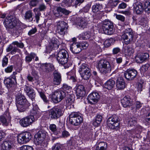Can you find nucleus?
I'll return each mask as SVG.
<instances>
[{
    "mask_svg": "<svg viewBox=\"0 0 150 150\" xmlns=\"http://www.w3.org/2000/svg\"><path fill=\"white\" fill-rule=\"evenodd\" d=\"M16 100L17 109L20 112L24 111L30 105L25 97L21 93H18L16 95Z\"/></svg>",
    "mask_w": 150,
    "mask_h": 150,
    "instance_id": "1",
    "label": "nucleus"
},
{
    "mask_svg": "<svg viewBox=\"0 0 150 150\" xmlns=\"http://www.w3.org/2000/svg\"><path fill=\"white\" fill-rule=\"evenodd\" d=\"M98 67L100 72L104 74L110 72L111 70L110 64L106 60H100L98 63Z\"/></svg>",
    "mask_w": 150,
    "mask_h": 150,
    "instance_id": "2",
    "label": "nucleus"
},
{
    "mask_svg": "<svg viewBox=\"0 0 150 150\" xmlns=\"http://www.w3.org/2000/svg\"><path fill=\"white\" fill-rule=\"evenodd\" d=\"M120 119L116 115L109 117L107 121V125L110 128L112 129H117L119 127V121Z\"/></svg>",
    "mask_w": 150,
    "mask_h": 150,
    "instance_id": "3",
    "label": "nucleus"
},
{
    "mask_svg": "<svg viewBox=\"0 0 150 150\" xmlns=\"http://www.w3.org/2000/svg\"><path fill=\"white\" fill-rule=\"evenodd\" d=\"M102 28L106 34L111 35L114 32L113 23L109 20H106L103 22Z\"/></svg>",
    "mask_w": 150,
    "mask_h": 150,
    "instance_id": "4",
    "label": "nucleus"
},
{
    "mask_svg": "<svg viewBox=\"0 0 150 150\" xmlns=\"http://www.w3.org/2000/svg\"><path fill=\"white\" fill-rule=\"evenodd\" d=\"M79 72L81 77L85 80L89 79L91 75L90 69L86 64H82L79 66Z\"/></svg>",
    "mask_w": 150,
    "mask_h": 150,
    "instance_id": "5",
    "label": "nucleus"
},
{
    "mask_svg": "<svg viewBox=\"0 0 150 150\" xmlns=\"http://www.w3.org/2000/svg\"><path fill=\"white\" fill-rule=\"evenodd\" d=\"M83 118L80 113L76 112L71 113L69 115V121L71 124L77 126L82 122Z\"/></svg>",
    "mask_w": 150,
    "mask_h": 150,
    "instance_id": "6",
    "label": "nucleus"
},
{
    "mask_svg": "<svg viewBox=\"0 0 150 150\" xmlns=\"http://www.w3.org/2000/svg\"><path fill=\"white\" fill-rule=\"evenodd\" d=\"M66 96V93L63 91H56L51 94L50 98L54 103H58L60 102Z\"/></svg>",
    "mask_w": 150,
    "mask_h": 150,
    "instance_id": "7",
    "label": "nucleus"
},
{
    "mask_svg": "<svg viewBox=\"0 0 150 150\" xmlns=\"http://www.w3.org/2000/svg\"><path fill=\"white\" fill-rule=\"evenodd\" d=\"M69 55L68 52L64 49L61 50L57 54V59L58 62L62 65L66 64L68 61Z\"/></svg>",
    "mask_w": 150,
    "mask_h": 150,
    "instance_id": "8",
    "label": "nucleus"
},
{
    "mask_svg": "<svg viewBox=\"0 0 150 150\" xmlns=\"http://www.w3.org/2000/svg\"><path fill=\"white\" fill-rule=\"evenodd\" d=\"M31 138V134L26 132L19 134L17 137V140L19 144H23L28 142Z\"/></svg>",
    "mask_w": 150,
    "mask_h": 150,
    "instance_id": "9",
    "label": "nucleus"
},
{
    "mask_svg": "<svg viewBox=\"0 0 150 150\" xmlns=\"http://www.w3.org/2000/svg\"><path fill=\"white\" fill-rule=\"evenodd\" d=\"M49 118L51 120L57 119L62 115V111L60 109L54 107L48 111Z\"/></svg>",
    "mask_w": 150,
    "mask_h": 150,
    "instance_id": "10",
    "label": "nucleus"
},
{
    "mask_svg": "<svg viewBox=\"0 0 150 150\" xmlns=\"http://www.w3.org/2000/svg\"><path fill=\"white\" fill-rule=\"evenodd\" d=\"M4 24L6 29L12 30L17 26V21L11 16L7 17L4 20Z\"/></svg>",
    "mask_w": 150,
    "mask_h": 150,
    "instance_id": "11",
    "label": "nucleus"
},
{
    "mask_svg": "<svg viewBox=\"0 0 150 150\" xmlns=\"http://www.w3.org/2000/svg\"><path fill=\"white\" fill-rule=\"evenodd\" d=\"M34 121V116L29 115L21 119L19 121V123L22 127H26L30 125Z\"/></svg>",
    "mask_w": 150,
    "mask_h": 150,
    "instance_id": "12",
    "label": "nucleus"
},
{
    "mask_svg": "<svg viewBox=\"0 0 150 150\" xmlns=\"http://www.w3.org/2000/svg\"><path fill=\"white\" fill-rule=\"evenodd\" d=\"M46 136V133L43 131H39L35 135L34 142L36 145L42 144Z\"/></svg>",
    "mask_w": 150,
    "mask_h": 150,
    "instance_id": "13",
    "label": "nucleus"
},
{
    "mask_svg": "<svg viewBox=\"0 0 150 150\" xmlns=\"http://www.w3.org/2000/svg\"><path fill=\"white\" fill-rule=\"evenodd\" d=\"M67 24L64 21H59L57 24V31L60 35H64L66 33L67 29Z\"/></svg>",
    "mask_w": 150,
    "mask_h": 150,
    "instance_id": "14",
    "label": "nucleus"
},
{
    "mask_svg": "<svg viewBox=\"0 0 150 150\" xmlns=\"http://www.w3.org/2000/svg\"><path fill=\"white\" fill-rule=\"evenodd\" d=\"M11 117L9 112L6 111L4 113L0 116V120L3 125L7 126L10 122Z\"/></svg>",
    "mask_w": 150,
    "mask_h": 150,
    "instance_id": "15",
    "label": "nucleus"
},
{
    "mask_svg": "<svg viewBox=\"0 0 150 150\" xmlns=\"http://www.w3.org/2000/svg\"><path fill=\"white\" fill-rule=\"evenodd\" d=\"M102 8V6L99 4H96L92 6V11L94 13L93 16L97 19L100 18L102 16V12L100 11Z\"/></svg>",
    "mask_w": 150,
    "mask_h": 150,
    "instance_id": "16",
    "label": "nucleus"
},
{
    "mask_svg": "<svg viewBox=\"0 0 150 150\" xmlns=\"http://www.w3.org/2000/svg\"><path fill=\"white\" fill-rule=\"evenodd\" d=\"M53 12L54 15L58 17L62 16V15H60L61 13H62L66 15H67L71 13L69 11L60 6L56 7V8L54 9Z\"/></svg>",
    "mask_w": 150,
    "mask_h": 150,
    "instance_id": "17",
    "label": "nucleus"
},
{
    "mask_svg": "<svg viewBox=\"0 0 150 150\" xmlns=\"http://www.w3.org/2000/svg\"><path fill=\"white\" fill-rule=\"evenodd\" d=\"M137 71L134 69L127 70L124 74L125 77L128 80H132L136 76Z\"/></svg>",
    "mask_w": 150,
    "mask_h": 150,
    "instance_id": "18",
    "label": "nucleus"
},
{
    "mask_svg": "<svg viewBox=\"0 0 150 150\" xmlns=\"http://www.w3.org/2000/svg\"><path fill=\"white\" fill-rule=\"evenodd\" d=\"M133 8L134 11L138 14H141L144 11L143 5L141 2L137 1L133 4Z\"/></svg>",
    "mask_w": 150,
    "mask_h": 150,
    "instance_id": "19",
    "label": "nucleus"
},
{
    "mask_svg": "<svg viewBox=\"0 0 150 150\" xmlns=\"http://www.w3.org/2000/svg\"><path fill=\"white\" fill-rule=\"evenodd\" d=\"M40 68L41 71L46 73L52 71L54 69V65L50 63L41 64Z\"/></svg>",
    "mask_w": 150,
    "mask_h": 150,
    "instance_id": "20",
    "label": "nucleus"
},
{
    "mask_svg": "<svg viewBox=\"0 0 150 150\" xmlns=\"http://www.w3.org/2000/svg\"><path fill=\"white\" fill-rule=\"evenodd\" d=\"M24 90L29 98L32 101L35 100V93L32 88L29 86H25L24 87Z\"/></svg>",
    "mask_w": 150,
    "mask_h": 150,
    "instance_id": "21",
    "label": "nucleus"
},
{
    "mask_svg": "<svg viewBox=\"0 0 150 150\" xmlns=\"http://www.w3.org/2000/svg\"><path fill=\"white\" fill-rule=\"evenodd\" d=\"M70 50L73 53H79L82 50L81 44L78 42H73L70 46Z\"/></svg>",
    "mask_w": 150,
    "mask_h": 150,
    "instance_id": "22",
    "label": "nucleus"
},
{
    "mask_svg": "<svg viewBox=\"0 0 150 150\" xmlns=\"http://www.w3.org/2000/svg\"><path fill=\"white\" fill-rule=\"evenodd\" d=\"M100 98L99 94L97 92H93L90 94L88 97V100L91 103L97 102Z\"/></svg>",
    "mask_w": 150,
    "mask_h": 150,
    "instance_id": "23",
    "label": "nucleus"
},
{
    "mask_svg": "<svg viewBox=\"0 0 150 150\" xmlns=\"http://www.w3.org/2000/svg\"><path fill=\"white\" fill-rule=\"evenodd\" d=\"M149 57V54L146 53L138 54L136 57V62L138 63H142L147 59Z\"/></svg>",
    "mask_w": 150,
    "mask_h": 150,
    "instance_id": "24",
    "label": "nucleus"
},
{
    "mask_svg": "<svg viewBox=\"0 0 150 150\" xmlns=\"http://www.w3.org/2000/svg\"><path fill=\"white\" fill-rule=\"evenodd\" d=\"M86 93L85 87L82 85L78 86L76 88V96H79L78 98L83 96Z\"/></svg>",
    "mask_w": 150,
    "mask_h": 150,
    "instance_id": "25",
    "label": "nucleus"
},
{
    "mask_svg": "<svg viewBox=\"0 0 150 150\" xmlns=\"http://www.w3.org/2000/svg\"><path fill=\"white\" fill-rule=\"evenodd\" d=\"M59 45V43L58 40L55 38H53L49 43V47L50 49L52 50V49L58 48Z\"/></svg>",
    "mask_w": 150,
    "mask_h": 150,
    "instance_id": "26",
    "label": "nucleus"
},
{
    "mask_svg": "<svg viewBox=\"0 0 150 150\" xmlns=\"http://www.w3.org/2000/svg\"><path fill=\"white\" fill-rule=\"evenodd\" d=\"M116 86L119 90H122L126 86L125 83L124 79L122 78H118L116 82Z\"/></svg>",
    "mask_w": 150,
    "mask_h": 150,
    "instance_id": "27",
    "label": "nucleus"
},
{
    "mask_svg": "<svg viewBox=\"0 0 150 150\" xmlns=\"http://www.w3.org/2000/svg\"><path fill=\"white\" fill-rule=\"evenodd\" d=\"M54 76L53 82L55 85H59L61 81V76L60 73L57 71H55L53 74Z\"/></svg>",
    "mask_w": 150,
    "mask_h": 150,
    "instance_id": "28",
    "label": "nucleus"
},
{
    "mask_svg": "<svg viewBox=\"0 0 150 150\" xmlns=\"http://www.w3.org/2000/svg\"><path fill=\"white\" fill-rule=\"evenodd\" d=\"M13 146V142L10 141H5L2 144V147L3 150H10Z\"/></svg>",
    "mask_w": 150,
    "mask_h": 150,
    "instance_id": "29",
    "label": "nucleus"
},
{
    "mask_svg": "<svg viewBox=\"0 0 150 150\" xmlns=\"http://www.w3.org/2000/svg\"><path fill=\"white\" fill-rule=\"evenodd\" d=\"M121 103L123 107L126 108L131 105L132 100L129 97L125 96L121 100Z\"/></svg>",
    "mask_w": 150,
    "mask_h": 150,
    "instance_id": "30",
    "label": "nucleus"
},
{
    "mask_svg": "<svg viewBox=\"0 0 150 150\" xmlns=\"http://www.w3.org/2000/svg\"><path fill=\"white\" fill-rule=\"evenodd\" d=\"M134 34L122 35V38L125 41V44H128L132 42L133 40Z\"/></svg>",
    "mask_w": 150,
    "mask_h": 150,
    "instance_id": "31",
    "label": "nucleus"
},
{
    "mask_svg": "<svg viewBox=\"0 0 150 150\" xmlns=\"http://www.w3.org/2000/svg\"><path fill=\"white\" fill-rule=\"evenodd\" d=\"M115 84V81L111 79H110L104 84V86L105 88L108 90L112 89L114 86Z\"/></svg>",
    "mask_w": 150,
    "mask_h": 150,
    "instance_id": "32",
    "label": "nucleus"
},
{
    "mask_svg": "<svg viewBox=\"0 0 150 150\" xmlns=\"http://www.w3.org/2000/svg\"><path fill=\"white\" fill-rule=\"evenodd\" d=\"M4 83L8 88L12 86V85L16 83V80H14L11 78H7L4 80Z\"/></svg>",
    "mask_w": 150,
    "mask_h": 150,
    "instance_id": "33",
    "label": "nucleus"
},
{
    "mask_svg": "<svg viewBox=\"0 0 150 150\" xmlns=\"http://www.w3.org/2000/svg\"><path fill=\"white\" fill-rule=\"evenodd\" d=\"M13 35L16 37H18L22 32V28L19 26H16L14 28L11 30Z\"/></svg>",
    "mask_w": 150,
    "mask_h": 150,
    "instance_id": "34",
    "label": "nucleus"
},
{
    "mask_svg": "<svg viewBox=\"0 0 150 150\" xmlns=\"http://www.w3.org/2000/svg\"><path fill=\"white\" fill-rule=\"evenodd\" d=\"M124 52L125 55L130 56L134 53V51L131 47L128 45L125 47Z\"/></svg>",
    "mask_w": 150,
    "mask_h": 150,
    "instance_id": "35",
    "label": "nucleus"
},
{
    "mask_svg": "<svg viewBox=\"0 0 150 150\" xmlns=\"http://www.w3.org/2000/svg\"><path fill=\"white\" fill-rule=\"evenodd\" d=\"M33 13L32 11L29 10L26 11L24 16V18L25 20L28 21H33Z\"/></svg>",
    "mask_w": 150,
    "mask_h": 150,
    "instance_id": "36",
    "label": "nucleus"
},
{
    "mask_svg": "<svg viewBox=\"0 0 150 150\" xmlns=\"http://www.w3.org/2000/svg\"><path fill=\"white\" fill-rule=\"evenodd\" d=\"M36 56V54L33 52L28 54L25 57V61L27 63H29L31 62L32 59H34Z\"/></svg>",
    "mask_w": 150,
    "mask_h": 150,
    "instance_id": "37",
    "label": "nucleus"
},
{
    "mask_svg": "<svg viewBox=\"0 0 150 150\" xmlns=\"http://www.w3.org/2000/svg\"><path fill=\"white\" fill-rule=\"evenodd\" d=\"M102 117L100 115H97L96 118L95 120L93 123V125L96 126H98L99 125L102 121Z\"/></svg>",
    "mask_w": 150,
    "mask_h": 150,
    "instance_id": "38",
    "label": "nucleus"
},
{
    "mask_svg": "<svg viewBox=\"0 0 150 150\" xmlns=\"http://www.w3.org/2000/svg\"><path fill=\"white\" fill-rule=\"evenodd\" d=\"M144 5L145 11L147 13H150V0H146Z\"/></svg>",
    "mask_w": 150,
    "mask_h": 150,
    "instance_id": "39",
    "label": "nucleus"
},
{
    "mask_svg": "<svg viewBox=\"0 0 150 150\" xmlns=\"http://www.w3.org/2000/svg\"><path fill=\"white\" fill-rule=\"evenodd\" d=\"M139 24L142 26L143 27H146L147 26V21L146 18L144 17L141 18L139 22Z\"/></svg>",
    "mask_w": 150,
    "mask_h": 150,
    "instance_id": "40",
    "label": "nucleus"
},
{
    "mask_svg": "<svg viewBox=\"0 0 150 150\" xmlns=\"http://www.w3.org/2000/svg\"><path fill=\"white\" fill-rule=\"evenodd\" d=\"M84 0H76L75 3L72 4V2H74V0H71V5L75 8H77L78 6H79L82 3Z\"/></svg>",
    "mask_w": 150,
    "mask_h": 150,
    "instance_id": "41",
    "label": "nucleus"
},
{
    "mask_svg": "<svg viewBox=\"0 0 150 150\" xmlns=\"http://www.w3.org/2000/svg\"><path fill=\"white\" fill-rule=\"evenodd\" d=\"M80 37L83 40H86L90 37V35L89 33L86 32L81 34Z\"/></svg>",
    "mask_w": 150,
    "mask_h": 150,
    "instance_id": "42",
    "label": "nucleus"
},
{
    "mask_svg": "<svg viewBox=\"0 0 150 150\" xmlns=\"http://www.w3.org/2000/svg\"><path fill=\"white\" fill-rule=\"evenodd\" d=\"M150 66L149 64H146L142 66L140 68V71L142 73H144L146 71Z\"/></svg>",
    "mask_w": 150,
    "mask_h": 150,
    "instance_id": "43",
    "label": "nucleus"
},
{
    "mask_svg": "<svg viewBox=\"0 0 150 150\" xmlns=\"http://www.w3.org/2000/svg\"><path fill=\"white\" fill-rule=\"evenodd\" d=\"M46 8V6L44 4H42L39 5L38 8H35L34 9L33 11L34 12H35V11H37L38 9L40 11H44Z\"/></svg>",
    "mask_w": 150,
    "mask_h": 150,
    "instance_id": "44",
    "label": "nucleus"
},
{
    "mask_svg": "<svg viewBox=\"0 0 150 150\" xmlns=\"http://www.w3.org/2000/svg\"><path fill=\"white\" fill-rule=\"evenodd\" d=\"M136 119V118L134 117L130 118L128 121V125L130 126L135 125L137 123Z\"/></svg>",
    "mask_w": 150,
    "mask_h": 150,
    "instance_id": "45",
    "label": "nucleus"
},
{
    "mask_svg": "<svg viewBox=\"0 0 150 150\" xmlns=\"http://www.w3.org/2000/svg\"><path fill=\"white\" fill-rule=\"evenodd\" d=\"M96 147H99L101 149L106 150L107 148V145L106 143L104 142H101L98 143V146Z\"/></svg>",
    "mask_w": 150,
    "mask_h": 150,
    "instance_id": "46",
    "label": "nucleus"
},
{
    "mask_svg": "<svg viewBox=\"0 0 150 150\" xmlns=\"http://www.w3.org/2000/svg\"><path fill=\"white\" fill-rule=\"evenodd\" d=\"M87 23L86 22L83 20V19H81L80 22L78 23V26L80 27V28L83 29L86 27Z\"/></svg>",
    "mask_w": 150,
    "mask_h": 150,
    "instance_id": "47",
    "label": "nucleus"
},
{
    "mask_svg": "<svg viewBox=\"0 0 150 150\" xmlns=\"http://www.w3.org/2000/svg\"><path fill=\"white\" fill-rule=\"evenodd\" d=\"M39 2V1L38 0H31L29 4L30 7L31 8L32 7L36 6Z\"/></svg>",
    "mask_w": 150,
    "mask_h": 150,
    "instance_id": "48",
    "label": "nucleus"
},
{
    "mask_svg": "<svg viewBox=\"0 0 150 150\" xmlns=\"http://www.w3.org/2000/svg\"><path fill=\"white\" fill-rule=\"evenodd\" d=\"M38 92L40 94V96L43 99L44 101L46 103L48 101V100L44 93L42 92L41 90H38Z\"/></svg>",
    "mask_w": 150,
    "mask_h": 150,
    "instance_id": "49",
    "label": "nucleus"
},
{
    "mask_svg": "<svg viewBox=\"0 0 150 150\" xmlns=\"http://www.w3.org/2000/svg\"><path fill=\"white\" fill-rule=\"evenodd\" d=\"M8 58L5 56L2 60V66L3 67H6L8 64Z\"/></svg>",
    "mask_w": 150,
    "mask_h": 150,
    "instance_id": "50",
    "label": "nucleus"
},
{
    "mask_svg": "<svg viewBox=\"0 0 150 150\" xmlns=\"http://www.w3.org/2000/svg\"><path fill=\"white\" fill-rule=\"evenodd\" d=\"M143 103L139 101H136L134 103L135 109L136 110L139 109L142 106Z\"/></svg>",
    "mask_w": 150,
    "mask_h": 150,
    "instance_id": "51",
    "label": "nucleus"
},
{
    "mask_svg": "<svg viewBox=\"0 0 150 150\" xmlns=\"http://www.w3.org/2000/svg\"><path fill=\"white\" fill-rule=\"evenodd\" d=\"M21 150H33V148L31 146L23 145L20 147Z\"/></svg>",
    "mask_w": 150,
    "mask_h": 150,
    "instance_id": "52",
    "label": "nucleus"
},
{
    "mask_svg": "<svg viewBox=\"0 0 150 150\" xmlns=\"http://www.w3.org/2000/svg\"><path fill=\"white\" fill-rule=\"evenodd\" d=\"M138 133H137L134 130H132L127 131V134L129 137H131L133 138L135 137L136 134Z\"/></svg>",
    "mask_w": 150,
    "mask_h": 150,
    "instance_id": "53",
    "label": "nucleus"
},
{
    "mask_svg": "<svg viewBox=\"0 0 150 150\" xmlns=\"http://www.w3.org/2000/svg\"><path fill=\"white\" fill-rule=\"evenodd\" d=\"M130 34H134L131 28H128L125 30L124 34L123 35H128Z\"/></svg>",
    "mask_w": 150,
    "mask_h": 150,
    "instance_id": "54",
    "label": "nucleus"
},
{
    "mask_svg": "<svg viewBox=\"0 0 150 150\" xmlns=\"http://www.w3.org/2000/svg\"><path fill=\"white\" fill-rule=\"evenodd\" d=\"M35 12V17L36 19V22L37 23H38L39 21L40 20V16L41 15V13L40 11H38L36 13Z\"/></svg>",
    "mask_w": 150,
    "mask_h": 150,
    "instance_id": "55",
    "label": "nucleus"
},
{
    "mask_svg": "<svg viewBox=\"0 0 150 150\" xmlns=\"http://www.w3.org/2000/svg\"><path fill=\"white\" fill-rule=\"evenodd\" d=\"M49 128L52 132L55 133L57 129L56 126L54 124L50 125Z\"/></svg>",
    "mask_w": 150,
    "mask_h": 150,
    "instance_id": "56",
    "label": "nucleus"
},
{
    "mask_svg": "<svg viewBox=\"0 0 150 150\" xmlns=\"http://www.w3.org/2000/svg\"><path fill=\"white\" fill-rule=\"evenodd\" d=\"M52 150H62L61 145L59 144H56L52 147Z\"/></svg>",
    "mask_w": 150,
    "mask_h": 150,
    "instance_id": "57",
    "label": "nucleus"
},
{
    "mask_svg": "<svg viewBox=\"0 0 150 150\" xmlns=\"http://www.w3.org/2000/svg\"><path fill=\"white\" fill-rule=\"evenodd\" d=\"M13 68V65H11L6 68L4 71L6 73H10L12 71Z\"/></svg>",
    "mask_w": 150,
    "mask_h": 150,
    "instance_id": "58",
    "label": "nucleus"
},
{
    "mask_svg": "<svg viewBox=\"0 0 150 150\" xmlns=\"http://www.w3.org/2000/svg\"><path fill=\"white\" fill-rule=\"evenodd\" d=\"M38 108L37 107H34L31 110L30 113L33 114L32 115H35L38 113Z\"/></svg>",
    "mask_w": 150,
    "mask_h": 150,
    "instance_id": "59",
    "label": "nucleus"
},
{
    "mask_svg": "<svg viewBox=\"0 0 150 150\" xmlns=\"http://www.w3.org/2000/svg\"><path fill=\"white\" fill-rule=\"evenodd\" d=\"M13 44L14 45H16L17 46V47L20 48H23L24 46L22 42L19 43L17 41H15L13 42Z\"/></svg>",
    "mask_w": 150,
    "mask_h": 150,
    "instance_id": "60",
    "label": "nucleus"
},
{
    "mask_svg": "<svg viewBox=\"0 0 150 150\" xmlns=\"http://www.w3.org/2000/svg\"><path fill=\"white\" fill-rule=\"evenodd\" d=\"M116 17L117 19L121 21L124 22L125 20V17L123 16L120 15L116 14Z\"/></svg>",
    "mask_w": 150,
    "mask_h": 150,
    "instance_id": "61",
    "label": "nucleus"
},
{
    "mask_svg": "<svg viewBox=\"0 0 150 150\" xmlns=\"http://www.w3.org/2000/svg\"><path fill=\"white\" fill-rule=\"evenodd\" d=\"M19 52L20 50L18 49L16 47L13 46L10 53L11 54H15L16 52Z\"/></svg>",
    "mask_w": 150,
    "mask_h": 150,
    "instance_id": "62",
    "label": "nucleus"
},
{
    "mask_svg": "<svg viewBox=\"0 0 150 150\" xmlns=\"http://www.w3.org/2000/svg\"><path fill=\"white\" fill-rule=\"evenodd\" d=\"M71 73L70 72L67 73V74L68 75L67 78L72 80L73 82H75L76 81V79L74 76H71L70 74Z\"/></svg>",
    "mask_w": 150,
    "mask_h": 150,
    "instance_id": "63",
    "label": "nucleus"
},
{
    "mask_svg": "<svg viewBox=\"0 0 150 150\" xmlns=\"http://www.w3.org/2000/svg\"><path fill=\"white\" fill-rule=\"evenodd\" d=\"M37 31V29L36 28H34L30 30L28 33V34L29 35H32L34 34Z\"/></svg>",
    "mask_w": 150,
    "mask_h": 150,
    "instance_id": "64",
    "label": "nucleus"
}]
</instances>
